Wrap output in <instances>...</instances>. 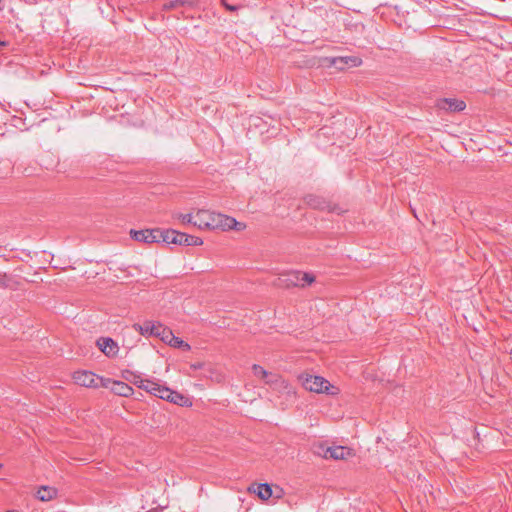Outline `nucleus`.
<instances>
[{
    "label": "nucleus",
    "instance_id": "6",
    "mask_svg": "<svg viewBox=\"0 0 512 512\" xmlns=\"http://www.w3.org/2000/svg\"><path fill=\"white\" fill-rule=\"evenodd\" d=\"M130 236L133 240L147 244L158 243L159 228L143 229V230H130Z\"/></svg>",
    "mask_w": 512,
    "mask_h": 512
},
{
    "label": "nucleus",
    "instance_id": "28",
    "mask_svg": "<svg viewBox=\"0 0 512 512\" xmlns=\"http://www.w3.org/2000/svg\"><path fill=\"white\" fill-rule=\"evenodd\" d=\"M222 5L225 7L226 10L230 12L238 11L240 6L239 5H232L226 2V0H221Z\"/></svg>",
    "mask_w": 512,
    "mask_h": 512
},
{
    "label": "nucleus",
    "instance_id": "26",
    "mask_svg": "<svg viewBox=\"0 0 512 512\" xmlns=\"http://www.w3.org/2000/svg\"><path fill=\"white\" fill-rule=\"evenodd\" d=\"M175 217L177 219H179L181 221V223L184 225H186V224L193 225L194 216H192L191 214H177V215H175Z\"/></svg>",
    "mask_w": 512,
    "mask_h": 512
},
{
    "label": "nucleus",
    "instance_id": "1",
    "mask_svg": "<svg viewBox=\"0 0 512 512\" xmlns=\"http://www.w3.org/2000/svg\"><path fill=\"white\" fill-rule=\"evenodd\" d=\"M302 385L303 387L311 392L316 393H327V394H336L334 390H337L333 385L330 384L328 380L321 376L314 375H306L302 376Z\"/></svg>",
    "mask_w": 512,
    "mask_h": 512
},
{
    "label": "nucleus",
    "instance_id": "11",
    "mask_svg": "<svg viewBox=\"0 0 512 512\" xmlns=\"http://www.w3.org/2000/svg\"><path fill=\"white\" fill-rule=\"evenodd\" d=\"M328 452V459L345 460L354 456L353 449L346 446H330L326 449Z\"/></svg>",
    "mask_w": 512,
    "mask_h": 512
},
{
    "label": "nucleus",
    "instance_id": "4",
    "mask_svg": "<svg viewBox=\"0 0 512 512\" xmlns=\"http://www.w3.org/2000/svg\"><path fill=\"white\" fill-rule=\"evenodd\" d=\"M325 60L329 66H333L338 70H344L347 67H358L362 63V59L357 56L330 57Z\"/></svg>",
    "mask_w": 512,
    "mask_h": 512
},
{
    "label": "nucleus",
    "instance_id": "13",
    "mask_svg": "<svg viewBox=\"0 0 512 512\" xmlns=\"http://www.w3.org/2000/svg\"><path fill=\"white\" fill-rule=\"evenodd\" d=\"M212 221V229L220 228L222 230H231V227H235L236 219L221 213H216Z\"/></svg>",
    "mask_w": 512,
    "mask_h": 512
},
{
    "label": "nucleus",
    "instance_id": "23",
    "mask_svg": "<svg viewBox=\"0 0 512 512\" xmlns=\"http://www.w3.org/2000/svg\"><path fill=\"white\" fill-rule=\"evenodd\" d=\"M173 335L174 334L172 330L162 324L157 337L160 338L161 341H163L165 344H169V340Z\"/></svg>",
    "mask_w": 512,
    "mask_h": 512
},
{
    "label": "nucleus",
    "instance_id": "3",
    "mask_svg": "<svg viewBox=\"0 0 512 512\" xmlns=\"http://www.w3.org/2000/svg\"><path fill=\"white\" fill-rule=\"evenodd\" d=\"M73 379L76 384L88 387V388H97L102 386L103 381L105 382L106 378L99 377L96 374L90 371H76L73 374Z\"/></svg>",
    "mask_w": 512,
    "mask_h": 512
},
{
    "label": "nucleus",
    "instance_id": "29",
    "mask_svg": "<svg viewBox=\"0 0 512 512\" xmlns=\"http://www.w3.org/2000/svg\"><path fill=\"white\" fill-rule=\"evenodd\" d=\"M245 227H246V225H245L244 223H242V222H238V221L236 220V225H235V227H231V229H234V230H236V231H242V230H244V229H245Z\"/></svg>",
    "mask_w": 512,
    "mask_h": 512
},
{
    "label": "nucleus",
    "instance_id": "24",
    "mask_svg": "<svg viewBox=\"0 0 512 512\" xmlns=\"http://www.w3.org/2000/svg\"><path fill=\"white\" fill-rule=\"evenodd\" d=\"M190 4L188 0H171L163 4V10H172Z\"/></svg>",
    "mask_w": 512,
    "mask_h": 512
},
{
    "label": "nucleus",
    "instance_id": "21",
    "mask_svg": "<svg viewBox=\"0 0 512 512\" xmlns=\"http://www.w3.org/2000/svg\"><path fill=\"white\" fill-rule=\"evenodd\" d=\"M168 345L170 347L178 348V349H181L183 351H190L191 350V346L187 342H185L184 340L180 339L179 337H176L175 335H173L172 338H170Z\"/></svg>",
    "mask_w": 512,
    "mask_h": 512
},
{
    "label": "nucleus",
    "instance_id": "7",
    "mask_svg": "<svg viewBox=\"0 0 512 512\" xmlns=\"http://www.w3.org/2000/svg\"><path fill=\"white\" fill-rule=\"evenodd\" d=\"M275 285L279 287H293V286H302L304 287V283L301 282V272L300 271H290L288 273H284L280 275L275 282Z\"/></svg>",
    "mask_w": 512,
    "mask_h": 512
},
{
    "label": "nucleus",
    "instance_id": "15",
    "mask_svg": "<svg viewBox=\"0 0 512 512\" xmlns=\"http://www.w3.org/2000/svg\"><path fill=\"white\" fill-rule=\"evenodd\" d=\"M158 243L163 242L166 244H177L178 245V231L174 229L162 230L159 228Z\"/></svg>",
    "mask_w": 512,
    "mask_h": 512
},
{
    "label": "nucleus",
    "instance_id": "2",
    "mask_svg": "<svg viewBox=\"0 0 512 512\" xmlns=\"http://www.w3.org/2000/svg\"><path fill=\"white\" fill-rule=\"evenodd\" d=\"M304 202L312 209L333 212L338 215L345 212V210L340 208L337 204H334L330 200L315 194L306 195L304 197Z\"/></svg>",
    "mask_w": 512,
    "mask_h": 512
},
{
    "label": "nucleus",
    "instance_id": "9",
    "mask_svg": "<svg viewBox=\"0 0 512 512\" xmlns=\"http://www.w3.org/2000/svg\"><path fill=\"white\" fill-rule=\"evenodd\" d=\"M162 323L153 321H144L142 324L135 323L133 329L145 337H157Z\"/></svg>",
    "mask_w": 512,
    "mask_h": 512
},
{
    "label": "nucleus",
    "instance_id": "10",
    "mask_svg": "<svg viewBox=\"0 0 512 512\" xmlns=\"http://www.w3.org/2000/svg\"><path fill=\"white\" fill-rule=\"evenodd\" d=\"M216 215V212L209 210H199L194 216L193 225L200 229H212V221H214L213 216Z\"/></svg>",
    "mask_w": 512,
    "mask_h": 512
},
{
    "label": "nucleus",
    "instance_id": "25",
    "mask_svg": "<svg viewBox=\"0 0 512 512\" xmlns=\"http://www.w3.org/2000/svg\"><path fill=\"white\" fill-rule=\"evenodd\" d=\"M329 447L330 446H327L325 444H318L314 446L313 452L318 456L328 459V452L326 451V449Z\"/></svg>",
    "mask_w": 512,
    "mask_h": 512
},
{
    "label": "nucleus",
    "instance_id": "30",
    "mask_svg": "<svg viewBox=\"0 0 512 512\" xmlns=\"http://www.w3.org/2000/svg\"><path fill=\"white\" fill-rule=\"evenodd\" d=\"M139 378H142L141 376L134 375L132 382L139 388Z\"/></svg>",
    "mask_w": 512,
    "mask_h": 512
},
{
    "label": "nucleus",
    "instance_id": "27",
    "mask_svg": "<svg viewBox=\"0 0 512 512\" xmlns=\"http://www.w3.org/2000/svg\"><path fill=\"white\" fill-rule=\"evenodd\" d=\"M315 281V277L310 273L301 272V282L305 284H311Z\"/></svg>",
    "mask_w": 512,
    "mask_h": 512
},
{
    "label": "nucleus",
    "instance_id": "20",
    "mask_svg": "<svg viewBox=\"0 0 512 512\" xmlns=\"http://www.w3.org/2000/svg\"><path fill=\"white\" fill-rule=\"evenodd\" d=\"M57 495V490L50 486H42L38 489L36 497L41 501H49Z\"/></svg>",
    "mask_w": 512,
    "mask_h": 512
},
{
    "label": "nucleus",
    "instance_id": "8",
    "mask_svg": "<svg viewBox=\"0 0 512 512\" xmlns=\"http://www.w3.org/2000/svg\"><path fill=\"white\" fill-rule=\"evenodd\" d=\"M436 107L446 112H460L466 108V104L455 98H442L437 100Z\"/></svg>",
    "mask_w": 512,
    "mask_h": 512
},
{
    "label": "nucleus",
    "instance_id": "31",
    "mask_svg": "<svg viewBox=\"0 0 512 512\" xmlns=\"http://www.w3.org/2000/svg\"><path fill=\"white\" fill-rule=\"evenodd\" d=\"M7 512H14V511H7Z\"/></svg>",
    "mask_w": 512,
    "mask_h": 512
},
{
    "label": "nucleus",
    "instance_id": "14",
    "mask_svg": "<svg viewBox=\"0 0 512 512\" xmlns=\"http://www.w3.org/2000/svg\"><path fill=\"white\" fill-rule=\"evenodd\" d=\"M158 398L169 401L170 403L178 404V405H182V401L185 400V397L182 394H180L176 391H173L170 388L165 387V386L161 387L159 394H158Z\"/></svg>",
    "mask_w": 512,
    "mask_h": 512
},
{
    "label": "nucleus",
    "instance_id": "18",
    "mask_svg": "<svg viewBox=\"0 0 512 512\" xmlns=\"http://www.w3.org/2000/svg\"><path fill=\"white\" fill-rule=\"evenodd\" d=\"M161 387H162V385H160L152 380L139 378V388L147 391L148 393H150L156 397H158Z\"/></svg>",
    "mask_w": 512,
    "mask_h": 512
},
{
    "label": "nucleus",
    "instance_id": "5",
    "mask_svg": "<svg viewBox=\"0 0 512 512\" xmlns=\"http://www.w3.org/2000/svg\"><path fill=\"white\" fill-rule=\"evenodd\" d=\"M102 387L110 389L114 394L122 397H129L133 394V388L125 382L112 380L109 378L103 381Z\"/></svg>",
    "mask_w": 512,
    "mask_h": 512
},
{
    "label": "nucleus",
    "instance_id": "17",
    "mask_svg": "<svg viewBox=\"0 0 512 512\" xmlns=\"http://www.w3.org/2000/svg\"><path fill=\"white\" fill-rule=\"evenodd\" d=\"M252 371L256 377L265 380L266 383H273L278 380L277 375H272L271 373L266 371L262 366H260L258 364H254L252 366Z\"/></svg>",
    "mask_w": 512,
    "mask_h": 512
},
{
    "label": "nucleus",
    "instance_id": "12",
    "mask_svg": "<svg viewBox=\"0 0 512 512\" xmlns=\"http://www.w3.org/2000/svg\"><path fill=\"white\" fill-rule=\"evenodd\" d=\"M97 346L108 357L116 356L119 350L117 343L110 337L99 338Z\"/></svg>",
    "mask_w": 512,
    "mask_h": 512
},
{
    "label": "nucleus",
    "instance_id": "22",
    "mask_svg": "<svg viewBox=\"0 0 512 512\" xmlns=\"http://www.w3.org/2000/svg\"><path fill=\"white\" fill-rule=\"evenodd\" d=\"M13 284H17V282L13 281V278L9 276L7 273L0 272V288L3 289H16Z\"/></svg>",
    "mask_w": 512,
    "mask_h": 512
},
{
    "label": "nucleus",
    "instance_id": "19",
    "mask_svg": "<svg viewBox=\"0 0 512 512\" xmlns=\"http://www.w3.org/2000/svg\"><path fill=\"white\" fill-rule=\"evenodd\" d=\"M253 492L262 500H268L272 496V488L268 483H259Z\"/></svg>",
    "mask_w": 512,
    "mask_h": 512
},
{
    "label": "nucleus",
    "instance_id": "16",
    "mask_svg": "<svg viewBox=\"0 0 512 512\" xmlns=\"http://www.w3.org/2000/svg\"><path fill=\"white\" fill-rule=\"evenodd\" d=\"M202 244L201 238L178 231V245L200 246Z\"/></svg>",
    "mask_w": 512,
    "mask_h": 512
}]
</instances>
